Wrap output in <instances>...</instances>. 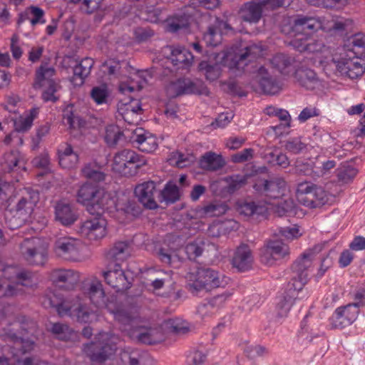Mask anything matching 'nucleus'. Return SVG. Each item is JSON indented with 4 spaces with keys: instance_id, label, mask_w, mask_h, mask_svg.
I'll return each mask as SVG.
<instances>
[{
    "instance_id": "obj_41",
    "label": "nucleus",
    "mask_w": 365,
    "mask_h": 365,
    "mask_svg": "<svg viewBox=\"0 0 365 365\" xmlns=\"http://www.w3.org/2000/svg\"><path fill=\"white\" fill-rule=\"evenodd\" d=\"M296 76L299 83L308 90H313L319 85L317 74L312 69H299Z\"/></svg>"
},
{
    "instance_id": "obj_19",
    "label": "nucleus",
    "mask_w": 365,
    "mask_h": 365,
    "mask_svg": "<svg viewBox=\"0 0 365 365\" xmlns=\"http://www.w3.org/2000/svg\"><path fill=\"white\" fill-rule=\"evenodd\" d=\"M141 103L133 98L122 99L118 103V113L128 124L135 125L140 120Z\"/></svg>"
},
{
    "instance_id": "obj_22",
    "label": "nucleus",
    "mask_w": 365,
    "mask_h": 365,
    "mask_svg": "<svg viewBox=\"0 0 365 365\" xmlns=\"http://www.w3.org/2000/svg\"><path fill=\"white\" fill-rule=\"evenodd\" d=\"M134 192L138 200L147 208L155 209L158 207L155 201L157 190L153 181H147L138 185Z\"/></svg>"
},
{
    "instance_id": "obj_62",
    "label": "nucleus",
    "mask_w": 365,
    "mask_h": 365,
    "mask_svg": "<svg viewBox=\"0 0 365 365\" xmlns=\"http://www.w3.org/2000/svg\"><path fill=\"white\" fill-rule=\"evenodd\" d=\"M336 175L339 181L346 183L351 180L357 174V170L354 167L348 165L337 169Z\"/></svg>"
},
{
    "instance_id": "obj_26",
    "label": "nucleus",
    "mask_w": 365,
    "mask_h": 365,
    "mask_svg": "<svg viewBox=\"0 0 365 365\" xmlns=\"http://www.w3.org/2000/svg\"><path fill=\"white\" fill-rule=\"evenodd\" d=\"M230 29L227 22L215 18L204 34L203 40L207 46H216L221 42L223 32Z\"/></svg>"
},
{
    "instance_id": "obj_1",
    "label": "nucleus",
    "mask_w": 365,
    "mask_h": 365,
    "mask_svg": "<svg viewBox=\"0 0 365 365\" xmlns=\"http://www.w3.org/2000/svg\"><path fill=\"white\" fill-rule=\"evenodd\" d=\"M263 53L262 46L252 44L243 48L235 46L226 51L215 54V63L202 61L199 65V69L204 72L206 78L209 81L217 79L221 73L222 66L230 69H241L255 58Z\"/></svg>"
},
{
    "instance_id": "obj_18",
    "label": "nucleus",
    "mask_w": 365,
    "mask_h": 365,
    "mask_svg": "<svg viewBox=\"0 0 365 365\" xmlns=\"http://www.w3.org/2000/svg\"><path fill=\"white\" fill-rule=\"evenodd\" d=\"M9 326H12V328H4L3 333L0 336L4 340H10L14 342L12 346V353L14 356H18L19 354H26L34 349V344L30 340L23 339L21 336H19V334L14 332L18 331L21 327V324L19 322H15L12 324H9Z\"/></svg>"
},
{
    "instance_id": "obj_64",
    "label": "nucleus",
    "mask_w": 365,
    "mask_h": 365,
    "mask_svg": "<svg viewBox=\"0 0 365 365\" xmlns=\"http://www.w3.org/2000/svg\"><path fill=\"white\" fill-rule=\"evenodd\" d=\"M279 235L287 240L292 241L302 236V232L298 226L294 225V227H280Z\"/></svg>"
},
{
    "instance_id": "obj_59",
    "label": "nucleus",
    "mask_w": 365,
    "mask_h": 365,
    "mask_svg": "<svg viewBox=\"0 0 365 365\" xmlns=\"http://www.w3.org/2000/svg\"><path fill=\"white\" fill-rule=\"evenodd\" d=\"M227 183L226 190L233 193L246 184V178L240 175H233L225 178Z\"/></svg>"
},
{
    "instance_id": "obj_46",
    "label": "nucleus",
    "mask_w": 365,
    "mask_h": 365,
    "mask_svg": "<svg viewBox=\"0 0 365 365\" xmlns=\"http://www.w3.org/2000/svg\"><path fill=\"white\" fill-rule=\"evenodd\" d=\"M228 207L224 203H210L198 210V215L201 217L219 216L225 214Z\"/></svg>"
},
{
    "instance_id": "obj_56",
    "label": "nucleus",
    "mask_w": 365,
    "mask_h": 365,
    "mask_svg": "<svg viewBox=\"0 0 365 365\" xmlns=\"http://www.w3.org/2000/svg\"><path fill=\"white\" fill-rule=\"evenodd\" d=\"M123 135L118 126L109 125L106 128L105 140L109 146L115 145Z\"/></svg>"
},
{
    "instance_id": "obj_53",
    "label": "nucleus",
    "mask_w": 365,
    "mask_h": 365,
    "mask_svg": "<svg viewBox=\"0 0 365 365\" xmlns=\"http://www.w3.org/2000/svg\"><path fill=\"white\" fill-rule=\"evenodd\" d=\"M108 255L115 260H125L130 255V247L125 242H118L110 250Z\"/></svg>"
},
{
    "instance_id": "obj_8",
    "label": "nucleus",
    "mask_w": 365,
    "mask_h": 365,
    "mask_svg": "<svg viewBox=\"0 0 365 365\" xmlns=\"http://www.w3.org/2000/svg\"><path fill=\"white\" fill-rule=\"evenodd\" d=\"M128 312L135 315V317L131 322L125 324L121 323L124 326L122 329L127 331L132 339L147 344H157L164 340L165 335L161 328L135 327L134 324L138 321V313L134 308H128Z\"/></svg>"
},
{
    "instance_id": "obj_54",
    "label": "nucleus",
    "mask_w": 365,
    "mask_h": 365,
    "mask_svg": "<svg viewBox=\"0 0 365 365\" xmlns=\"http://www.w3.org/2000/svg\"><path fill=\"white\" fill-rule=\"evenodd\" d=\"M63 121L65 125H68L71 128H78L84 125V120L81 118L73 110V107H68L63 113Z\"/></svg>"
},
{
    "instance_id": "obj_35",
    "label": "nucleus",
    "mask_w": 365,
    "mask_h": 365,
    "mask_svg": "<svg viewBox=\"0 0 365 365\" xmlns=\"http://www.w3.org/2000/svg\"><path fill=\"white\" fill-rule=\"evenodd\" d=\"M263 187L265 195L272 199L284 196L287 191L286 182L280 178L264 180Z\"/></svg>"
},
{
    "instance_id": "obj_5",
    "label": "nucleus",
    "mask_w": 365,
    "mask_h": 365,
    "mask_svg": "<svg viewBox=\"0 0 365 365\" xmlns=\"http://www.w3.org/2000/svg\"><path fill=\"white\" fill-rule=\"evenodd\" d=\"M340 57H332L327 61L320 60L322 64L330 69H335L341 75L354 79L365 71V58L356 54L355 51H344Z\"/></svg>"
},
{
    "instance_id": "obj_25",
    "label": "nucleus",
    "mask_w": 365,
    "mask_h": 365,
    "mask_svg": "<svg viewBox=\"0 0 365 365\" xmlns=\"http://www.w3.org/2000/svg\"><path fill=\"white\" fill-rule=\"evenodd\" d=\"M231 297L232 293L230 292L217 294L210 299L207 302L200 304L197 308V313L202 317L215 314L226 305Z\"/></svg>"
},
{
    "instance_id": "obj_50",
    "label": "nucleus",
    "mask_w": 365,
    "mask_h": 365,
    "mask_svg": "<svg viewBox=\"0 0 365 365\" xmlns=\"http://www.w3.org/2000/svg\"><path fill=\"white\" fill-rule=\"evenodd\" d=\"M20 153L18 150H11L6 153L1 159V165L4 170L10 172L14 170L21 163Z\"/></svg>"
},
{
    "instance_id": "obj_33",
    "label": "nucleus",
    "mask_w": 365,
    "mask_h": 365,
    "mask_svg": "<svg viewBox=\"0 0 365 365\" xmlns=\"http://www.w3.org/2000/svg\"><path fill=\"white\" fill-rule=\"evenodd\" d=\"M59 164L66 169L75 168L78 163V154L70 144H61L58 150Z\"/></svg>"
},
{
    "instance_id": "obj_58",
    "label": "nucleus",
    "mask_w": 365,
    "mask_h": 365,
    "mask_svg": "<svg viewBox=\"0 0 365 365\" xmlns=\"http://www.w3.org/2000/svg\"><path fill=\"white\" fill-rule=\"evenodd\" d=\"M82 173L85 178L98 182L102 181L105 178L104 173L95 164H88L84 166L82 169Z\"/></svg>"
},
{
    "instance_id": "obj_4",
    "label": "nucleus",
    "mask_w": 365,
    "mask_h": 365,
    "mask_svg": "<svg viewBox=\"0 0 365 365\" xmlns=\"http://www.w3.org/2000/svg\"><path fill=\"white\" fill-rule=\"evenodd\" d=\"M186 279L190 291L195 294L225 287L229 282L223 274L211 268H200L195 272L188 273Z\"/></svg>"
},
{
    "instance_id": "obj_39",
    "label": "nucleus",
    "mask_w": 365,
    "mask_h": 365,
    "mask_svg": "<svg viewBox=\"0 0 365 365\" xmlns=\"http://www.w3.org/2000/svg\"><path fill=\"white\" fill-rule=\"evenodd\" d=\"M225 165L222 155L214 152H207L200 160V166L203 170L215 171L221 169Z\"/></svg>"
},
{
    "instance_id": "obj_24",
    "label": "nucleus",
    "mask_w": 365,
    "mask_h": 365,
    "mask_svg": "<svg viewBox=\"0 0 365 365\" xmlns=\"http://www.w3.org/2000/svg\"><path fill=\"white\" fill-rule=\"evenodd\" d=\"M39 200V193L32 190H26L16 206V215L27 220L34 211Z\"/></svg>"
},
{
    "instance_id": "obj_40",
    "label": "nucleus",
    "mask_w": 365,
    "mask_h": 365,
    "mask_svg": "<svg viewBox=\"0 0 365 365\" xmlns=\"http://www.w3.org/2000/svg\"><path fill=\"white\" fill-rule=\"evenodd\" d=\"M38 115V108H33L24 113V115L15 119L14 122V130L20 133L26 132L31 128L34 120L36 118Z\"/></svg>"
},
{
    "instance_id": "obj_12",
    "label": "nucleus",
    "mask_w": 365,
    "mask_h": 365,
    "mask_svg": "<svg viewBox=\"0 0 365 365\" xmlns=\"http://www.w3.org/2000/svg\"><path fill=\"white\" fill-rule=\"evenodd\" d=\"M146 164V160L134 150H123L113 158V170L125 176H133Z\"/></svg>"
},
{
    "instance_id": "obj_6",
    "label": "nucleus",
    "mask_w": 365,
    "mask_h": 365,
    "mask_svg": "<svg viewBox=\"0 0 365 365\" xmlns=\"http://www.w3.org/2000/svg\"><path fill=\"white\" fill-rule=\"evenodd\" d=\"M119 342L118 336L102 331L95 337V341L84 345L83 351L92 361L102 363L115 354Z\"/></svg>"
},
{
    "instance_id": "obj_3",
    "label": "nucleus",
    "mask_w": 365,
    "mask_h": 365,
    "mask_svg": "<svg viewBox=\"0 0 365 365\" xmlns=\"http://www.w3.org/2000/svg\"><path fill=\"white\" fill-rule=\"evenodd\" d=\"M77 202L86 206L91 215H100L116 208L115 200L111 195L91 183H85L79 188Z\"/></svg>"
},
{
    "instance_id": "obj_17",
    "label": "nucleus",
    "mask_w": 365,
    "mask_h": 365,
    "mask_svg": "<svg viewBox=\"0 0 365 365\" xmlns=\"http://www.w3.org/2000/svg\"><path fill=\"white\" fill-rule=\"evenodd\" d=\"M357 304H349L336 308L330 318V324L334 329H343L352 324L358 318Z\"/></svg>"
},
{
    "instance_id": "obj_21",
    "label": "nucleus",
    "mask_w": 365,
    "mask_h": 365,
    "mask_svg": "<svg viewBox=\"0 0 365 365\" xmlns=\"http://www.w3.org/2000/svg\"><path fill=\"white\" fill-rule=\"evenodd\" d=\"M103 275L106 282L117 291H123L130 287L128 277L118 264H115L112 269L104 272Z\"/></svg>"
},
{
    "instance_id": "obj_47",
    "label": "nucleus",
    "mask_w": 365,
    "mask_h": 365,
    "mask_svg": "<svg viewBox=\"0 0 365 365\" xmlns=\"http://www.w3.org/2000/svg\"><path fill=\"white\" fill-rule=\"evenodd\" d=\"M312 197L306 201L304 206L309 208H316L324 205L327 200V194L326 191L321 187L317 186L312 191Z\"/></svg>"
},
{
    "instance_id": "obj_2",
    "label": "nucleus",
    "mask_w": 365,
    "mask_h": 365,
    "mask_svg": "<svg viewBox=\"0 0 365 365\" xmlns=\"http://www.w3.org/2000/svg\"><path fill=\"white\" fill-rule=\"evenodd\" d=\"M83 293L97 307H106L108 311L113 314L115 320L120 323H127L133 320L135 315L128 312V308H124L117 301L115 296H110L106 300L105 292L102 284L98 280H93L83 285Z\"/></svg>"
},
{
    "instance_id": "obj_57",
    "label": "nucleus",
    "mask_w": 365,
    "mask_h": 365,
    "mask_svg": "<svg viewBox=\"0 0 365 365\" xmlns=\"http://www.w3.org/2000/svg\"><path fill=\"white\" fill-rule=\"evenodd\" d=\"M91 98L98 105L107 103L109 92L106 85L95 86L91 91Z\"/></svg>"
},
{
    "instance_id": "obj_30",
    "label": "nucleus",
    "mask_w": 365,
    "mask_h": 365,
    "mask_svg": "<svg viewBox=\"0 0 365 365\" xmlns=\"http://www.w3.org/2000/svg\"><path fill=\"white\" fill-rule=\"evenodd\" d=\"M257 79L262 91L267 94L274 95L281 90V84L276 79L272 78L268 73L267 70L261 66L258 69Z\"/></svg>"
},
{
    "instance_id": "obj_29",
    "label": "nucleus",
    "mask_w": 365,
    "mask_h": 365,
    "mask_svg": "<svg viewBox=\"0 0 365 365\" xmlns=\"http://www.w3.org/2000/svg\"><path fill=\"white\" fill-rule=\"evenodd\" d=\"M131 138L133 142L137 143L139 150L143 152L153 153L158 146L157 138L141 128L134 130Z\"/></svg>"
},
{
    "instance_id": "obj_10",
    "label": "nucleus",
    "mask_w": 365,
    "mask_h": 365,
    "mask_svg": "<svg viewBox=\"0 0 365 365\" xmlns=\"http://www.w3.org/2000/svg\"><path fill=\"white\" fill-rule=\"evenodd\" d=\"M14 269L7 268L4 270L5 276L0 279V297H14L22 292L21 287L31 285L32 274L27 271L14 273Z\"/></svg>"
},
{
    "instance_id": "obj_52",
    "label": "nucleus",
    "mask_w": 365,
    "mask_h": 365,
    "mask_svg": "<svg viewBox=\"0 0 365 365\" xmlns=\"http://www.w3.org/2000/svg\"><path fill=\"white\" fill-rule=\"evenodd\" d=\"M271 63L280 73L287 74L290 71L292 59L285 54L278 53L272 58Z\"/></svg>"
},
{
    "instance_id": "obj_23",
    "label": "nucleus",
    "mask_w": 365,
    "mask_h": 365,
    "mask_svg": "<svg viewBox=\"0 0 365 365\" xmlns=\"http://www.w3.org/2000/svg\"><path fill=\"white\" fill-rule=\"evenodd\" d=\"M290 43L295 49L300 52L314 53H330L322 40L311 38L309 36L294 38Z\"/></svg>"
},
{
    "instance_id": "obj_15",
    "label": "nucleus",
    "mask_w": 365,
    "mask_h": 365,
    "mask_svg": "<svg viewBox=\"0 0 365 365\" xmlns=\"http://www.w3.org/2000/svg\"><path fill=\"white\" fill-rule=\"evenodd\" d=\"M83 245L80 240L68 236L58 237L53 245L56 256L67 261L78 262L83 259Z\"/></svg>"
},
{
    "instance_id": "obj_48",
    "label": "nucleus",
    "mask_w": 365,
    "mask_h": 365,
    "mask_svg": "<svg viewBox=\"0 0 365 365\" xmlns=\"http://www.w3.org/2000/svg\"><path fill=\"white\" fill-rule=\"evenodd\" d=\"M203 245L204 243L202 241L188 243L184 248L179 250L180 259H185L182 255V252H184L186 255L187 258L189 259H195L196 257L202 255Z\"/></svg>"
},
{
    "instance_id": "obj_27",
    "label": "nucleus",
    "mask_w": 365,
    "mask_h": 365,
    "mask_svg": "<svg viewBox=\"0 0 365 365\" xmlns=\"http://www.w3.org/2000/svg\"><path fill=\"white\" fill-rule=\"evenodd\" d=\"M51 281L65 289H71L79 281V274L73 269H57L51 272Z\"/></svg>"
},
{
    "instance_id": "obj_55",
    "label": "nucleus",
    "mask_w": 365,
    "mask_h": 365,
    "mask_svg": "<svg viewBox=\"0 0 365 365\" xmlns=\"http://www.w3.org/2000/svg\"><path fill=\"white\" fill-rule=\"evenodd\" d=\"M316 187L317 185L307 182L299 184L297 190V197L298 201L302 205H304L306 201H309L310 198L312 199V192L314 190V188Z\"/></svg>"
},
{
    "instance_id": "obj_7",
    "label": "nucleus",
    "mask_w": 365,
    "mask_h": 365,
    "mask_svg": "<svg viewBox=\"0 0 365 365\" xmlns=\"http://www.w3.org/2000/svg\"><path fill=\"white\" fill-rule=\"evenodd\" d=\"M42 303L46 308L55 307L59 316H69L81 323H92L98 318V312L83 305L80 299L73 303L68 300L57 303L50 297H46Z\"/></svg>"
},
{
    "instance_id": "obj_63",
    "label": "nucleus",
    "mask_w": 365,
    "mask_h": 365,
    "mask_svg": "<svg viewBox=\"0 0 365 365\" xmlns=\"http://www.w3.org/2000/svg\"><path fill=\"white\" fill-rule=\"evenodd\" d=\"M309 4L313 5H322L325 8L340 9L344 8L346 4L347 0H307Z\"/></svg>"
},
{
    "instance_id": "obj_36",
    "label": "nucleus",
    "mask_w": 365,
    "mask_h": 365,
    "mask_svg": "<svg viewBox=\"0 0 365 365\" xmlns=\"http://www.w3.org/2000/svg\"><path fill=\"white\" fill-rule=\"evenodd\" d=\"M307 275L302 274L297 276L296 274L292 277L291 281L288 283L285 293L295 299H303L307 297V292L304 294L303 287L307 283Z\"/></svg>"
},
{
    "instance_id": "obj_42",
    "label": "nucleus",
    "mask_w": 365,
    "mask_h": 365,
    "mask_svg": "<svg viewBox=\"0 0 365 365\" xmlns=\"http://www.w3.org/2000/svg\"><path fill=\"white\" fill-rule=\"evenodd\" d=\"M313 259V252L310 250L304 252L302 256L298 258L292 265V269L294 274L297 276H302V274L307 275V269L312 264Z\"/></svg>"
},
{
    "instance_id": "obj_49",
    "label": "nucleus",
    "mask_w": 365,
    "mask_h": 365,
    "mask_svg": "<svg viewBox=\"0 0 365 365\" xmlns=\"http://www.w3.org/2000/svg\"><path fill=\"white\" fill-rule=\"evenodd\" d=\"M349 44L346 45L344 51H355L356 54L360 56L365 55V35L358 34L353 36L349 40Z\"/></svg>"
},
{
    "instance_id": "obj_11",
    "label": "nucleus",
    "mask_w": 365,
    "mask_h": 365,
    "mask_svg": "<svg viewBox=\"0 0 365 365\" xmlns=\"http://www.w3.org/2000/svg\"><path fill=\"white\" fill-rule=\"evenodd\" d=\"M319 29H325L324 21L317 17L297 15L294 16L289 24L282 26V32L287 35H294L297 37H306L307 33H313Z\"/></svg>"
},
{
    "instance_id": "obj_9",
    "label": "nucleus",
    "mask_w": 365,
    "mask_h": 365,
    "mask_svg": "<svg viewBox=\"0 0 365 365\" xmlns=\"http://www.w3.org/2000/svg\"><path fill=\"white\" fill-rule=\"evenodd\" d=\"M56 69L46 62H42L35 71V78L33 83L34 89L44 88L42 98L45 101H56L54 96L57 91V83L54 79Z\"/></svg>"
},
{
    "instance_id": "obj_13",
    "label": "nucleus",
    "mask_w": 365,
    "mask_h": 365,
    "mask_svg": "<svg viewBox=\"0 0 365 365\" xmlns=\"http://www.w3.org/2000/svg\"><path fill=\"white\" fill-rule=\"evenodd\" d=\"M48 244L38 237L25 239L20 245L22 257L29 264L43 265L48 259Z\"/></svg>"
},
{
    "instance_id": "obj_28",
    "label": "nucleus",
    "mask_w": 365,
    "mask_h": 365,
    "mask_svg": "<svg viewBox=\"0 0 365 365\" xmlns=\"http://www.w3.org/2000/svg\"><path fill=\"white\" fill-rule=\"evenodd\" d=\"M167 93L170 98L184 94L200 93L201 91L196 83L190 79H178L171 82L167 87Z\"/></svg>"
},
{
    "instance_id": "obj_45",
    "label": "nucleus",
    "mask_w": 365,
    "mask_h": 365,
    "mask_svg": "<svg viewBox=\"0 0 365 365\" xmlns=\"http://www.w3.org/2000/svg\"><path fill=\"white\" fill-rule=\"evenodd\" d=\"M50 330L60 340L68 341L77 336V334L71 327L61 323L53 324Z\"/></svg>"
},
{
    "instance_id": "obj_51",
    "label": "nucleus",
    "mask_w": 365,
    "mask_h": 365,
    "mask_svg": "<svg viewBox=\"0 0 365 365\" xmlns=\"http://www.w3.org/2000/svg\"><path fill=\"white\" fill-rule=\"evenodd\" d=\"M335 160H328L321 163L320 165H314V169L308 170L306 173L311 174V177L314 179L322 178L330 173L331 169L336 166Z\"/></svg>"
},
{
    "instance_id": "obj_60",
    "label": "nucleus",
    "mask_w": 365,
    "mask_h": 365,
    "mask_svg": "<svg viewBox=\"0 0 365 365\" xmlns=\"http://www.w3.org/2000/svg\"><path fill=\"white\" fill-rule=\"evenodd\" d=\"M265 158L268 163L273 165H278L283 168H287L289 165V161L287 155L282 153L270 151L266 153Z\"/></svg>"
},
{
    "instance_id": "obj_31",
    "label": "nucleus",
    "mask_w": 365,
    "mask_h": 365,
    "mask_svg": "<svg viewBox=\"0 0 365 365\" xmlns=\"http://www.w3.org/2000/svg\"><path fill=\"white\" fill-rule=\"evenodd\" d=\"M253 257L249 247L246 245H240L232 258L233 267L240 272H244L251 267Z\"/></svg>"
},
{
    "instance_id": "obj_43",
    "label": "nucleus",
    "mask_w": 365,
    "mask_h": 365,
    "mask_svg": "<svg viewBox=\"0 0 365 365\" xmlns=\"http://www.w3.org/2000/svg\"><path fill=\"white\" fill-rule=\"evenodd\" d=\"M180 194L178 187L171 182H168L164 189L158 195L160 202H165L166 203H173L180 199Z\"/></svg>"
},
{
    "instance_id": "obj_20",
    "label": "nucleus",
    "mask_w": 365,
    "mask_h": 365,
    "mask_svg": "<svg viewBox=\"0 0 365 365\" xmlns=\"http://www.w3.org/2000/svg\"><path fill=\"white\" fill-rule=\"evenodd\" d=\"M106 219L101 217H95L81 224L79 233L89 240H98L106 235Z\"/></svg>"
},
{
    "instance_id": "obj_38",
    "label": "nucleus",
    "mask_w": 365,
    "mask_h": 365,
    "mask_svg": "<svg viewBox=\"0 0 365 365\" xmlns=\"http://www.w3.org/2000/svg\"><path fill=\"white\" fill-rule=\"evenodd\" d=\"M269 204L270 203L269 202ZM268 210V203L266 204L261 202H245L239 204L237 206L238 212L245 216L255 215L264 216L267 213Z\"/></svg>"
},
{
    "instance_id": "obj_14",
    "label": "nucleus",
    "mask_w": 365,
    "mask_h": 365,
    "mask_svg": "<svg viewBox=\"0 0 365 365\" xmlns=\"http://www.w3.org/2000/svg\"><path fill=\"white\" fill-rule=\"evenodd\" d=\"M284 0H252L245 3L240 9V18L250 24H257L265 10L274 9L283 6Z\"/></svg>"
},
{
    "instance_id": "obj_16",
    "label": "nucleus",
    "mask_w": 365,
    "mask_h": 365,
    "mask_svg": "<svg viewBox=\"0 0 365 365\" xmlns=\"http://www.w3.org/2000/svg\"><path fill=\"white\" fill-rule=\"evenodd\" d=\"M289 247L287 244L279 240H272L267 242L260 251L262 262L272 265L275 262L284 259L289 255Z\"/></svg>"
},
{
    "instance_id": "obj_61",
    "label": "nucleus",
    "mask_w": 365,
    "mask_h": 365,
    "mask_svg": "<svg viewBox=\"0 0 365 365\" xmlns=\"http://www.w3.org/2000/svg\"><path fill=\"white\" fill-rule=\"evenodd\" d=\"M44 11L36 6H30V24L34 27L37 24H44L46 21L44 18Z\"/></svg>"
},
{
    "instance_id": "obj_44",
    "label": "nucleus",
    "mask_w": 365,
    "mask_h": 365,
    "mask_svg": "<svg viewBox=\"0 0 365 365\" xmlns=\"http://www.w3.org/2000/svg\"><path fill=\"white\" fill-rule=\"evenodd\" d=\"M295 300L284 292L279 296L275 309L277 317L279 319L286 317Z\"/></svg>"
},
{
    "instance_id": "obj_32",
    "label": "nucleus",
    "mask_w": 365,
    "mask_h": 365,
    "mask_svg": "<svg viewBox=\"0 0 365 365\" xmlns=\"http://www.w3.org/2000/svg\"><path fill=\"white\" fill-rule=\"evenodd\" d=\"M55 218L64 226L73 224L77 220V215L70 204L61 201L55 206Z\"/></svg>"
},
{
    "instance_id": "obj_37",
    "label": "nucleus",
    "mask_w": 365,
    "mask_h": 365,
    "mask_svg": "<svg viewBox=\"0 0 365 365\" xmlns=\"http://www.w3.org/2000/svg\"><path fill=\"white\" fill-rule=\"evenodd\" d=\"M170 59L175 66L185 68L192 65L193 56L184 47L178 46L171 49Z\"/></svg>"
},
{
    "instance_id": "obj_34",
    "label": "nucleus",
    "mask_w": 365,
    "mask_h": 365,
    "mask_svg": "<svg viewBox=\"0 0 365 365\" xmlns=\"http://www.w3.org/2000/svg\"><path fill=\"white\" fill-rule=\"evenodd\" d=\"M94 61L91 58H85L77 63L73 68V76L71 83L76 86L83 84L86 78L90 74L93 66Z\"/></svg>"
}]
</instances>
